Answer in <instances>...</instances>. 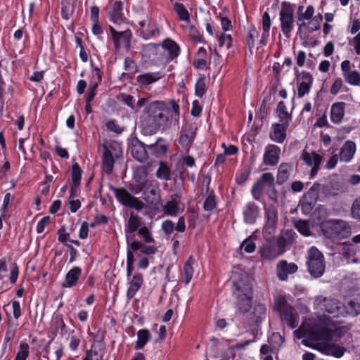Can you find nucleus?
I'll return each instance as SVG.
<instances>
[{"mask_svg":"<svg viewBox=\"0 0 360 360\" xmlns=\"http://www.w3.org/2000/svg\"><path fill=\"white\" fill-rule=\"evenodd\" d=\"M82 273V269L79 266H74L65 275V281L61 286L65 288H70L76 285Z\"/></svg>","mask_w":360,"mask_h":360,"instance_id":"cd10ccee","label":"nucleus"},{"mask_svg":"<svg viewBox=\"0 0 360 360\" xmlns=\"http://www.w3.org/2000/svg\"><path fill=\"white\" fill-rule=\"evenodd\" d=\"M168 109L162 101H153L145 108L140 118V127L145 135H152L164 130L169 121Z\"/></svg>","mask_w":360,"mask_h":360,"instance_id":"f03ea898","label":"nucleus"},{"mask_svg":"<svg viewBox=\"0 0 360 360\" xmlns=\"http://www.w3.org/2000/svg\"><path fill=\"white\" fill-rule=\"evenodd\" d=\"M70 240V233L66 232V228L65 225H62L58 230V240L63 243L64 245L68 244V240Z\"/></svg>","mask_w":360,"mask_h":360,"instance_id":"680f3d73","label":"nucleus"},{"mask_svg":"<svg viewBox=\"0 0 360 360\" xmlns=\"http://www.w3.org/2000/svg\"><path fill=\"white\" fill-rule=\"evenodd\" d=\"M321 230L327 238L339 240L347 238L351 234V227L342 219H328L321 224Z\"/></svg>","mask_w":360,"mask_h":360,"instance_id":"20e7f679","label":"nucleus"},{"mask_svg":"<svg viewBox=\"0 0 360 360\" xmlns=\"http://www.w3.org/2000/svg\"><path fill=\"white\" fill-rule=\"evenodd\" d=\"M137 338L138 340L135 348L136 349H141L150 340L151 335L148 330L141 329L137 332Z\"/></svg>","mask_w":360,"mask_h":360,"instance_id":"a18cd8bd","label":"nucleus"},{"mask_svg":"<svg viewBox=\"0 0 360 360\" xmlns=\"http://www.w3.org/2000/svg\"><path fill=\"white\" fill-rule=\"evenodd\" d=\"M164 55L167 57V60H172L177 57L179 53V47L174 41L166 39L162 44Z\"/></svg>","mask_w":360,"mask_h":360,"instance_id":"2f4dec72","label":"nucleus"},{"mask_svg":"<svg viewBox=\"0 0 360 360\" xmlns=\"http://www.w3.org/2000/svg\"><path fill=\"white\" fill-rule=\"evenodd\" d=\"M291 170V165L288 163H281L278 170L277 183L279 184H282L285 181H286L290 176Z\"/></svg>","mask_w":360,"mask_h":360,"instance_id":"79ce46f5","label":"nucleus"},{"mask_svg":"<svg viewBox=\"0 0 360 360\" xmlns=\"http://www.w3.org/2000/svg\"><path fill=\"white\" fill-rule=\"evenodd\" d=\"M30 346L25 341H22L14 360H27L30 355Z\"/></svg>","mask_w":360,"mask_h":360,"instance_id":"09e8293b","label":"nucleus"},{"mask_svg":"<svg viewBox=\"0 0 360 360\" xmlns=\"http://www.w3.org/2000/svg\"><path fill=\"white\" fill-rule=\"evenodd\" d=\"M19 276V267L16 262L12 264L10 270L9 281L11 284H15L17 282Z\"/></svg>","mask_w":360,"mask_h":360,"instance_id":"69168bd1","label":"nucleus"},{"mask_svg":"<svg viewBox=\"0 0 360 360\" xmlns=\"http://www.w3.org/2000/svg\"><path fill=\"white\" fill-rule=\"evenodd\" d=\"M195 135V133L191 126L188 128L184 129L179 137V143L184 147H188L192 143Z\"/></svg>","mask_w":360,"mask_h":360,"instance_id":"4c0bfd02","label":"nucleus"},{"mask_svg":"<svg viewBox=\"0 0 360 360\" xmlns=\"http://www.w3.org/2000/svg\"><path fill=\"white\" fill-rule=\"evenodd\" d=\"M347 312L352 316L360 313V294H357L348 302Z\"/></svg>","mask_w":360,"mask_h":360,"instance_id":"49530a36","label":"nucleus"},{"mask_svg":"<svg viewBox=\"0 0 360 360\" xmlns=\"http://www.w3.org/2000/svg\"><path fill=\"white\" fill-rule=\"evenodd\" d=\"M293 235L294 233L292 231L288 230L277 239H274V243L279 249H281L282 253L285 251V247L293 241Z\"/></svg>","mask_w":360,"mask_h":360,"instance_id":"c9c22d12","label":"nucleus"},{"mask_svg":"<svg viewBox=\"0 0 360 360\" xmlns=\"http://www.w3.org/2000/svg\"><path fill=\"white\" fill-rule=\"evenodd\" d=\"M231 279L238 300L239 311L245 312L248 308L243 307V302H247V305L249 306L252 297V278L247 272L240 270L233 273Z\"/></svg>","mask_w":360,"mask_h":360,"instance_id":"7ed1b4c3","label":"nucleus"},{"mask_svg":"<svg viewBox=\"0 0 360 360\" xmlns=\"http://www.w3.org/2000/svg\"><path fill=\"white\" fill-rule=\"evenodd\" d=\"M274 181V176L271 173L267 172L263 174L252 188V194L254 198L259 200L264 188L266 186H273Z\"/></svg>","mask_w":360,"mask_h":360,"instance_id":"412c9836","label":"nucleus"},{"mask_svg":"<svg viewBox=\"0 0 360 360\" xmlns=\"http://www.w3.org/2000/svg\"><path fill=\"white\" fill-rule=\"evenodd\" d=\"M258 37L259 32L257 30L256 27L254 26L250 27L247 37V43L250 49L254 48L255 39H257Z\"/></svg>","mask_w":360,"mask_h":360,"instance_id":"4d7b16f0","label":"nucleus"},{"mask_svg":"<svg viewBox=\"0 0 360 360\" xmlns=\"http://www.w3.org/2000/svg\"><path fill=\"white\" fill-rule=\"evenodd\" d=\"M300 79L301 82L297 86V96L299 98H302L309 93L313 83V77L309 72H302Z\"/></svg>","mask_w":360,"mask_h":360,"instance_id":"a878e982","label":"nucleus"},{"mask_svg":"<svg viewBox=\"0 0 360 360\" xmlns=\"http://www.w3.org/2000/svg\"><path fill=\"white\" fill-rule=\"evenodd\" d=\"M307 265L310 275L314 278L321 277L325 271L324 256L315 246L307 251Z\"/></svg>","mask_w":360,"mask_h":360,"instance_id":"6e6552de","label":"nucleus"},{"mask_svg":"<svg viewBox=\"0 0 360 360\" xmlns=\"http://www.w3.org/2000/svg\"><path fill=\"white\" fill-rule=\"evenodd\" d=\"M130 151L133 158L139 162H142L148 159V153L144 146L140 142L133 143L131 146Z\"/></svg>","mask_w":360,"mask_h":360,"instance_id":"72a5a7b5","label":"nucleus"},{"mask_svg":"<svg viewBox=\"0 0 360 360\" xmlns=\"http://www.w3.org/2000/svg\"><path fill=\"white\" fill-rule=\"evenodd\" d=\"M60 4L61 17L63 20H68L73 13V11L70 9V0H61Z\"/></svg>","mask_w":360,"mask_h":360,"instance_id":"864d4df0","label":"nucleus"},{"mask_svg":"<svg viewBox=\"0 0 360 360\" xmlns=\"http://www.w3.org/2000/svg\"><path fill=\"white\" fill-rule=\"evenodd\" d=\"M216 207V202H215V196L212 191L208 194V195L206 197L205 202H204V210L206 211H212Z\"/></svg>","mask_w":360,"mask_h":360,"instance_id":"bf43d9fd","label":"nucleus"},{"mask_svg":"<svg viewBox=\"0 0 360 360\" xmlns=\"http://www.w3.org/2000/svg\"><path fill=\"white\" fill-rule=\"evenodd\" d=\"M143 276L140 274H135L129 282V287L127 290V295L129 299H131L134 297L136 293L140 289L143 285Z\"/></svg>","mask_w":360,"mask_h":360,"instance_id":"f704fd0d","label":"nucleus"},{"mask_svg":"<svg viewBox=\"0 0 360 360\" xmlns=\"http://www.w3.org/2000/svg\"><path fill=\"white\" fill-rule=\"evenodd\" d=\"M91 76L94 77V81H91V99L94 96V89L101 81L102 74L97 68L91 69Z\"/></svg>","mask_w":360,"mask_h":360,"instance_id":"5fc2aeb1","label":"nucleus"},{"mask_svg":"<svg viewBox=\"0 0 360 360\" xmlns=\"http://www.w3.org/2000/svg\"><path fill=\"white\" fill-rule=\"evenodd\" d=\"M195 264V259L190 257L188 261L185 263L184 266V279L185 284H188L193 276L194 270L193 265Z\"/></svg>","mask_w":360,"mask_h":360,"instance_id":"37998d69","label":"nucleus"},{"mask_svg":"<svg viewBox=\"0 0 360 360\" xmlns=\"http://www.w3.org/2000/svg\"><path fill=\"white\" fill-rule=\"evenodd\" d=\"M295 226L299 232L304 236H307L310 235V227L307 221L299 220L295 223Z\"/></svg>","mask_w":360,"mask_h":360,"instance_id":"052dcab7","label":"nucleus"},{"mask_svg":"<svg viewBox=\"0 0 360 360\" xmlns=\"http://www.w3.org/2000/svg\"><path fill=\"white\" fill-rule=\"evenodd\" d=\"M161 77L162 75L160 72H148L139 75L136 77V81L141 87H145L157 82Z\"/></svg>","mask_w":360,"mask_h":360,"instance_id":"473e14b6","label":"nucleus"},{"mask_svg":"<svg viewBox=\"0 0 360 360\" xmlns=\"http://www.w3.org/2000/svg\"><path fill=\"white\" fill-rule=\"evenodd\" d=\"M242 249L248 253H252L255 250L256 245L253 241V239L250 237L245 240L240 245Z\"/></svg>","mask_w":360,"mask_h":360,"instance_id":"0e129e2a","label":"nucleus"},{"mask_svg":"<svg viewBox=\"0 0 360 360\" xmlns=\"http://www.w3.org/2000/svg\"><path fill=\"white\" fill-rule=\"evenodd\" d=\"M174 10L176 13L181 20L186 22H190L189 13L187 9L182 4L176 2L174 4Z\"/></svg>","mask_w":360,"mask_h":360,"instance_id":"8fccbe9b","label":"nucleus"},{"mask_svg":"<svg viewBox=\"0 0 360 360\" xmlns=\"http://www.w3.org/2000/svg\"><path fill=\"white\" fill-rule=\"evenodd\" d=\"M103 154V170L106 174L112 172L115 158H117L121 153L119 146L115 143L105 142L101 147Z\"/></svg>","mask_w":360,"mask_h":360,"instance_id":"f8f14e48","label":"nucleus"},{"mask_svg":"<svg viewBox=\"0 0 360 360\" xmlns=\"http://www.w3.org/2000/svg\"><path fill=\"white\" fill-rule=\"evenodd\" d=\"M279 19L282 32L285 37L290 38L294 28V9L290 3L282 2Z\"/></svg>","mask_w":360,"mask_h":360,"instance_id":"9d476101","label":"nucleus"},{"mask_svg":"<svg viewBox=\"0 0 360 360\" xmlns=\"http://www.w3.org/2000/svg\"><path fill=\"white\" fill-rule=\"evenodd\" d=\"M274 309L279 313L281 319L289 327L295 328L297 326V314L293 307L288 303L285 297L278 295L275 298Z\"/></svg>","mask_w":360,"mask_h":360,"instance_id":"0eeeda50","label":"nucleus"},{"mask_svg":"<svg viewBox=\"0 0 360 360\" xmlns=\"http://www.w3.org/2000/svg\"><path fill=\"white\" fill-rule=\"evenodd\" d=\"M141 221L139 217L131 214L128 219L125 229L127 237H128L129 234L133 233L136 231H139V229L141 228Z\"/></svg>","mask_w":360,"mask_h":360,"instance_id":"a19ab883","label":"nucleus"},{"mask_svg":"<svg viewBox=\"0 0 360 360\" xmlns=\"http://www.w3.org/2000/svg\"><path fill=\"white\" fill-rule=\"evenodd\" d=\"M75 43L77 46L79 48V58L82 62H86L88 60V54L86 51L83 40L79 37H75Z\"/></svg>","mask_w":360,"mask_h":360,"instance_id":"13d9d810","label":"nucleus"},{"mask_svg":"<svg viewBox=\"0 0 360 360\" xmlns=\"http://www.w3.org/2000/svg\"><path fill=\"white\" fill-rule=\"evenodd\" d=\"M110 30L117 49L124 48L127 49L129 48L131 33L129 29L124 31H117L113 27L110 26Z\"/></svg>","mask_w":360,"mask_h":360,"instance_id":"a211bd4d","label":"nucleus"},{"mask_svg":"<svg viewBox=\"0 0 360 360\" xmlns=\"http://www.w3.org/2000/svg\"><path fill=\"white\" fill-rule=\"evenodd\" d=\"M314 309L324 316L328 314L331 317H338L345 314V310L341 302L322 296H319L314 300Z\"/></svg>","mask_w":360,"mask_h":360,"instance_id":"423d86ee","label":"nucleus"},{"mask_svg":"<svg viewBox=\"0 0 360 360\" xmlns=\"http://www.w3.org/2000/svg\"><path fill=\"white\" fill-rule=\"evenodd\" d=\"M82 177V170L79 165L74 161L72 165V170L70 174L71 184L74 186H80Z\"/></svg>","mask_w":360,"mask_h":360,"instance_id":"c03bdc74","label":"nucleus"},{"mask_svg":"<svg viewBox=\"0 0 360 360\" xmlns=\"http://www.w3.org/2000/svg\"><path fill=\"white\" fill-rule=\"evenodd\" d=\"M117 200L123 205L140 211L144 207V203L139 198L132 195L124 188H118L111 186Z\"/></svg>","mask_w":360,"mask_h":360,"instance_id":"4468645a","label":"nucleus"},{"mask_svg":"<svg viewBox=\"0 0 360 360\" xmlns=\"http://www.w3.org/2000/svg\"><path fill=\"white\" fill-rule=\"evenodd\" d=\"M134 183L131 184V190L134 193H139L145 188L150 181L148 179V172L146 168H138L134 174Z\"/></svg>","mask_w":360,"mask_h":360,"instance_id":"f3484780","label":"nucleus"},{"mask_svg":"<svg viewBox=\"0 0 360 360\" xmlns=\"http://www.w3.org/2000/svg\"><path fill=\"white\" fill-rule=\"evenodd\" d=\"M320 184L314 183L309 190L304 195L303 200H304V207L310 209L311 205H314L319 197Z\"/></svg>","mask_w":360,"mask_h":360,"instance_id":"c85d7f7f","label":"nucleus"},{"mask_svg":"<svg viewBox=\"0 0 360 360\" xmlns=\"http://www.w3.org/2000/svg\"><path fill=\"white\" fill-rule=\"evenodd\" d=\"M244 221L247 224H254L259 214V207L253 202L246 204L243 211Z\"/></svg>","mask_w":360,"mask_h":360,"instance_id":"bb28decb","label":"nucleus"},{"mask_svg":"<svg viewBox=\"0 0 360 360\" xmlns=\"http://www.w3.org/2000/svg\"><path fill=\"white\" fill-rule=\"evenodd\" d=\"M122 3L120 1H115L112 6V19L115 22H120L122 21Z\"/></svg>","mask_w":360,"mask_h":360,"instance_id":"3c124183","label":"nucleus"},{"mask_svg":"<svg viewBox=\"0 0 360 360\" xmlns=\"http://www.w3.org/2000/svg\"><path fill=\"white\" fill-rule=\"evenodd\" d=\"M265 224L263 227V236L265 239L272 238L278 224V207L270 205L264 209Z\"/></svg>","mask_w":360,"mask_h":360,"instance_id":"9b49d317","label":"nucleus"},{"mask_svg":"<svg viewBox=\"0 0 360 360\" xmlns=\"http://www.w3.org/2000/svg\"><path fill=\"white\" fill-rule=\"evenodd\" d=\"M281 149L276 145L269 144L265 148L262 165L274 166L278 164L280 158Z\"/></svg>","mask_w":360,"mask_h":360,"instance_id":"4be33fe9","label":"nucleus"},{"mask_svg":"<svg viewBox=\"0 0 360 360\" xmlns=\"http://www.w3.org/2000/svg\"><path fill=\"white\" fill-rule=\"evenodd\" d=\"M99 8L96 6L91 7V44L93 46L101 47L104 46L105 40L108 38V33L104 29L103 23L98 18Z\"/></svg>","mask_w":360,"mask_h":360,"instance_id":"1a4fd4ad","label":"nucleus"},{"mask_svg":"<svg viewBox=\"0 0 360 360\" xmlns=\"http://www.w3.org/2000/svg\"><path fill=\"white\" fill-rule=\"evenodd\" d=\"M350 214L353 219L360 221V196L352 202L350 208Z\"/></svg>","mask_w":360,"mask_h":360,"instance_id":"6e6d98bb","label":"nucleus"},{"mask_svg":"<svg viewBox=\"0 0 360 360\" xmlns=\"http://www.w3.org/2000/svg\"><path fill=\"white\" fill-rule=\"evenodd\" d=\"M345 332L343 327L326 323L311 330L309 336L311 342L307 345L322 354L340 358L343 356L345 349L334 342L338 341Z\"/></svg>","mask_w":360,"mask_h":360,"instance_id":"f257e3e1","label":"nucleus"},{"mask_svg":"<svg viewBox=\"0 0 360 360\" xmlns=\"http://www.w3.org/2000/svg\"><path fill=\"white\" fill-rule=\"evenodd\" d=\"M277 112L281 122H287L288 123L290 124V122L292 120V116L287 111V108L283 101H281L278 103Z\"/></svg>","mask_w":360,"mask_h":360,"instance_id":"de8ad7c7","label":"nucleus"},{"mask_svg":"<svg viewBox=\"0 0 360 360\" xmlns=\"http://www.w3.org/2000/svg\"><path fill=\"white\" fill-rule=\"evenodd\" d=\"M354 65L349 60H343L340 64L342 77L345 82L352 86H360V73L352 70Z\"/></svg>","mask_w":360,"mask_h":360,"instance_id":"dca6fc26","label":"nucleus"},{"mask_svg":"<svg viewBox=\"0 0 360 360\" xmlns=\"http://www.w3.org/2000/svg\"><path fill=\"white\" fill-rule=\"evenodd\" d=\"M271 18L267 12H265L262 15V34L260 39V44L266 45L267 39L269 36V30L271 27Z\"/></svg>","mask_w":360,"mask_h":360,"instance_id":"ea45409f","label":"nucleus"},{"mask_svg":"<svg viewBox=\"0 0 360 360\" xmlns=\"http://www.w3.org/2000/svg\"><path fill=\"white\" fill-rule=\"evenodd\" d=\"M139 234L143 237L145 242L150 243L154 242V239L151 236L150 232L146 226H142L139 229Z\"/></svg>","mask_w":360,"mask_h":360,"instance_id":"774afa93","label":"nucleus"},{"mask_svg":"<svg viewBox=\"0 0 360 360\" xmlns=\"http://www.w3.org/2000/svg\"><path fill=\"white\" fill-rule=\"evenodd\" d=\"M158 179L164 181H169L171 179L172 171L170 167L165 162H160L158 168L155 172Z\"/></svg>","mask_w":360,"mask_h":360,"instance_id":"e433bc0d","label":"nucleus"},{"mask_svg":"<svg viewBox=\"0 0 360 360\" xmlns=\"http://www.w3.org/2000/svg\"><path fill=\"white\" fill-rule=\"evenodd\" d=\"M140 32L142 37L148 39L158 34L156 24L148 17L139 22Z\"/></svg>","mask_w":360,"mask_h":360,"instance_id":"5701e85b","label":"nucleus"},{"mask_svg":"<svg viewBox=\"0 0 360 360\" xmlns=\"http://www.w3.org/2000/svg\"><path fill=\"white\" fill-rule=\"evenodd\" d=\"M266 240L259 250L262 258L272 260L283 254L281 249H279L274 243V236H272V238L266 239Z\"/></svg>","mask_w":360,"mask_h":360,"instance_id":"6ab92c4d","label":"nucleus"},{"mask_svg":"<svg viewBox=\"0 0 360 360\" xmlns=\"http://www.w3.org/2000/svg\"><path fill=\"white\" fill-rule=\"evenodd\" d=\"M360 30V20L357 18H350L347 27V31L354 34Z\"/></svg>","mask_w":360,"mask_h":360,"instance_id":"e2e57ef3","label":"nucleus"},{"mask_svg":"<svg viewBox=\"0 0 360 360\" xmlns=\"http://www.w3.org/2000/svg\"><path fill=\"white\" fill-rule=\"evenodd\" d=\"M219 46H225L229 49L231 46L232 38L230 34H221L219 39Z\"/></svg>","mask_w":360,"mask_h":360,"instance_id":"338daca9","label":"nucleus"},{"mask_svg":"<svg viewBox=\"0 0 360 360\" xmlns=\"http://www.w3.org/2000/svg\"><path fill=\"white\" fill-rule=\"evenodd\" d=\"M162 210L167 215L176 216L179 212V200L176 198H172L163 206Z\"/></svg>","mask_w":360,"mask_h":360,"instance_id":"58836bf2","label":"nucleus"},{"mask_svg":"<svg viewBox=\"0 0 360 360\" xmlns=\"http://www.w3.org/2000/svg\"><path fill=\"white\" fill-rule=\"evenodd\" d=\"M346 104L343 102H338L333 104L330 110V119L334 124H340L345 115Z\"/></svg>","mask_w":360,"mask_h":360,"instance_id":"c756f323","label":"nucleus"},{"mask_svg":"<svg viewBox=\"0 0 360 360\" xmlns=\"http://www.w3.org/2000/svg\"><path fill=\"white\" fill-rule=\"evenodd\" d=\"M251 301L249 302V306L247 305V302H243V307L248 308V311H240L246 316L247 321L250 326L260 324L266 317V307L264 304L257 303L254 306L250 305Z\"/></svg>","mask_w":360,"mask_h":360,"instance_id":"ddd939ff","label":"nucleus"},{"mask_svg":"<svg viewBox=\"0 0 360 360\" xmlns=\"http://www.w3.org/2000/svg\"><path fill=\"white\" fill-rule=\"evenodd\" d=\"M356 151V145L354 142L347 141L342 146L340 152V159L343 162H349Z\"/></svg>","mask_w":360,"mask_h":360,"instance_id":"7c9ffc66","label":"nucleus"},{"mask_svg":"<svg viewBox=\"0 0 360 360\" xmlns=\"http://www.w3.org/2000/svg\"><path fill=\"white\" fill-rule=\"evenodd\" d=\"M289 123L281 122L272 124V131L270 133V139L278 143H282L286 138V129Z\"/></svg>","mask_w":360,"mask_h":360,"instance_id":"393cba45","label":"nucleus"},{"mask_svg":"<svg viewBox=\"0 0 360 360\" xmlns=\"http://www.w3.org/2000/svg\"><path fill=\"white\" fill-rule=\"evenodd\" d=\"M300 159L311 168L310 175L314 177L320 169L323 158L321 155L314 151L304 150L301 154Z\"/></svg>","mask_w":360,"mask_h":360,"instance_id":"2eb2a0df","label":"nucleus"},{"mask_svg":"<svg viewBox=\"0 0 360 360\" xmlns=\"http://www.w3.org/2000/svg\"><path fill=\"white\" fill-rule=\"evenodd\" d=\"M297 269L296 264L281 260L276 265V275L281 281H285L288 275L295 273Z\"/></svg>","mask_w":360,"mask_h":360,"instance_id":"b1692460","label":"nucleus"},{"mask_svg":"<svg viewBox=\"0 0 360 360\" xmlns=\"http://www.w3.org/2000/svg\"><path fill=\"white\" fill-rule=\"evenodd\" d=\"M55 328L52 330V335H56L57 333L60 331V335L63 336L66 333V325L63 321L62 317H56L55 319Z\"/></svg>","mask_w":360,"mask_h":360,"instance_id":"603ef678","label":"nucleus"},{"mask_svg":"<svg viewBox=\"0 0 360 360\" xmlns=\"http://www.w3.org/2000/svg\"><path fill=\"white\" fill-rule=\"evenodd\" d=\"M304 6H300L297 11V22L298 32H307L312 33L320 29V20L314 17L315 9L311 5L308 6L305 11H303Z\"/></svg>","mask_w":360,"mask_h":360,"instance_id":"39448f33","label":"nucleus"},{"mask_svg":"<svg viewBox=\"0 0 360 360\" xmlns=\"http://www.w3.org/2000/svg\"><path fill=\"white\" fill-rule=\"evenodd\" d=\"M145 188L146 201L150 205H157L160 200L159 183L156 180H150Z\"/></svg>","mask_w":360,"mask_h":360,"instance_id":"aec40b11","label":"nucleus"}]
</instances>
